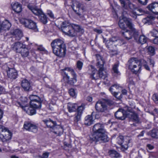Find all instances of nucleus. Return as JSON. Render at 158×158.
I'll use <instances>...</instances> for the list:
<instances>
[{
    "label": "nucleus",
    "mask_w": 158,
    "mask_h": 158,
    "mask_svg": "<svg viewBox=\"0 0 158 158\" xmlns=\"http://www.w3.org/2000/svg\"><path fill=\"white\" fill-rule=\"evenodd\" d=\"M88 72L92 79L96 80L99 78V72H98L97 70L92 65L89 66Z\"/></svg>",
    "instance_id": "obj_11"
},
{
    "label": "nucleus",
    "mask_w": 158,
    "mask_h": 158,
    "mask_svg": "<svg viewBox=\"0 0 158 158\" xmlns=\"http://www.w3.org/2000/svg\"><path fill=\"white\" fill-rule=\"evenodd\" d=\"M147 8L153 13L158 15V2H154L151 3L147 6Z\"/></svg>",
    "instance_id": "obj_15"
},
{
    "label": "nucleus",
    "mask_w": 158,
    "mask_h": 158,
    "mask_svg": "<svg viewBox=\"0 0 158 158\" xmlns=\"http://www.w3.org/2000/svg\"><path fill=\"white\" fill-rule=\"evenodd\" d=\"M141 62L142 64L143 65V66H144L147 65V63L145 60H142L141 61Z\"/></svg>",
    "instance_id": "obj_58"
},
{
    "label": "nucleus",
    "mask_w": 158,
    "mask_h": 158,
    "mask_svg": "<svg viewBox=\"0 0 158 158\" xmlns=\"http://www.w3.org/2000/svg\"><path fill=\"white\" fill-rule=\"evenodd\" d=\"M103 69H99V78L103 79H105L107 77V74L106 72Z\"/></svg>",
    "instance_id": "obj_31"
},
{
    "label": "nucleus",
    "mask_w": 158,
    "mask_h": 158,
    "mask_svg": "<svg viewBox=\"0 0 158 158\" xmlns=\"http://www.w3.org/2000/svg\"><path fill=\"white\" fill-rule=\"evenodd\" d=\"M125 31L124 32H122V34L126 40H128L131 39L132 38V34L133 35L135 39L136 40H137L136 36L138 35V32L136 30L135 32H132L131 30L130 31L127 30Z\"/></svg>",
    "instance_id": "obj_13"
},
{
    "label": "nucleus",
    "mask_w": 158,
    "mask_h": 158,
    "mask_svg": "<svg viewBox=\"0 0 158 158\" xmlns=\"http://www.w3.org/2000/svg\"><path fill=\"white\" fill-rule=\"evenodd\" d=\"M11 6L13 10L17 13L20 12L22 10L21 5L18 2L12 4Z\"/></svg>",
    "instance_id": "obj_24"
},
{
    "label": "nucleus",
    "mask_w": 158,
    "mask_h": 158,
    "mask_svg": "<svg viewBox=\"0 0 158 158\" xmlns=\"http://www.w3.org/2000/svg\"><path fill=\"white\" fill-rule=\"evenodd\" d=\"M97 63L96 66L99 68V69H104L103 65L105 64V61L102 57L99 54L96 55Z\"/></svg>",
    "instance_id": "obj_19"
},
{
    "label": "nucleus",
    "mask_w": 158,
    "mask_h": 158,
    "mask_svg": "<svg viewBox=\"0 0 158 158\" xmlns=\"http://www.w3.org/2000/svg\"><path fill=\"white\" fill-rule=\"evenodd\" d=\"M29 98L30 100V102L32 101H39L40 100H41L40 98L36 95H31L29 97Z\"/></svg>",
    "instance_id": "obj_35"
},
{
    "label": "nucleus",
    "mask_w": 158,
    "mask_h": 158,
    "mask_svg": "<svg viewBox=\"0 0 158 158\" xmlns=\"http://www.w3.org/2000/svg\"><path fill=\"white\" fill-rule=\"evenodd\" d=\"M69 93L70 96L72 97L75 96L77 95V93L75 90L73 89H71L69 90Z\"/></svg>",
    "instance_id": "obj_45"
},
{
    "label": "nucleus",
    "mask_w": 158,
    "mask_h": 158,
    "mask_svg": "<svg viewBox=\"0 0 158 158\" xmlns=\"http://www.w3.org/2000/svg\"><path fill=\"white\" fill-rule=\"evenodd\" d=\"M62 71L65 75L63 79L65 83L73 85L76 82V75L73 69L68 67L63 69Z\"/></svg>",
    "instance_id": "obj_3"
},
{
    "label": "nucleus",
    "mask_w": 158,
    "mask_h": 158,
    "mask_svg": "<svg viewBox=\"0 0 158 158\" xmlns=\"http://www.w3.org/2000/svg\"><path fill=\"white\" fill-rule=\"evenodd\" d=\"M94 122L93 117L91 115H88L85 118V124L87 126H90Z\"/></svg>",
    "instance_id": "obj_27"
},
{
    "label": "nucleus",
    "mask_w": 158,
    "mask_h": 158,
    "mask_svg": "<svg viewBox=\"0 0 158 158\" xmlns=\"http://www.w3.org/2000/svg\"><path fill=\"white\" fill-rule=\"evenodd\" d=\"M154 17L152 16H149L144 19V21L145 23H151L152 20L154 19Z\"/></svg>",
    "instance_id": "obj_41"
},
{
    "label": "nucleus",
    "mask_w": 158,
    "mask_h": 158,
    "mask_svg": "<svg viewBox=\"0 0 158 158\" xmlns=\"http://www.w3.org/2000/svg\"><path fill=\"white\" fill-rule=\"evenodd\" d=\"M77 106L75 104L69 103L68 105V109L69 112H72L75 111L77 107Z\"/></svg>",
    "instance_id": "obj_30"
},
{
    "label": "nucleus",
    "mask_w": 158,
    "mask_h": 158,
    "mask_svg": "<svg viewBox=\"0 0 158 158\" xmlns=\"http://www.w3.org/2000/svg\"><path fill=\"white\" fill-rule=\"evenodd\" d=\"M120 87L119 85L115 84L112 85L109 89V90L110 91L112 94H113L115 97L118 98L117 97L118 93L117 92V90Z\"/></svg>",
    "instance_id": "obj_22"
},
{
    "label": "nucleus",
    "mask_w": 158,
    "mask_h": 158,
    "mask_svg": "<svg viewBox=\"0 0 158 158\" xmlns=\"http://www.w3.org/2000/svg\"><path fill=\"white\" fill-rule=\"evenodd\" d=\"M75 4V5H73L72 8L75 12L79 15H80L81 14H79L78 12H77V10L75 9L74 7L75 6L77 8H78V11H79L80 10V8L81 7L82 5L81 3L78 2H76Z\"/></svg>",
    "instance_id": "obj_32"
},
{
    "label": "nucleus",
    "mask_w": 158,
    "mask_h": 158,
    "mask_svg": "<svg viewBox=\"0 0 158 158\" xmlns=\"http://www.w3.org/2000/svg\"><path fill=\"white\" fill-rule=\"evenodd\" d=\"M19 53L21 54L22 57H26L28 56L29 52L28 49L26 48L25 46L24 48H23Z\"/></svg>",
    "instance_id": "obj_29"
},
{
    "label": "nucleus",
    "mask_w": 158,
    "mask_h": 158,
    "mask_svg": "<svg viewBox=\"0 0 158 158\" xmlns=\"http://www.w3.org/2000/svg\"><path fill=\"white\" fill-rule=\"evenodd\" d=\"M47 15L52 19H54V15L52 11L51 10H48Z\"/></svg>",
    "instance_id": "obj_52"
},
{
    "label": "nucleus",
    "mask_w": 158,
    "mask_h": 158,
    "mask_svg": "<svg viewBox=\"0 0 158 158\" xmlns=\"http://www.w3.org/2000/svg\"><path fill=\"white\" fill-rule=\"evenodd\" d=\"M147 40V38L144 35H140L139 38L138 42L142 44L145 43Z\"/></svg>",
    "instance_id": "obj_36"
},
{
    "label": "nucleus",
    "mask_w": 158,
    "mask_h": 158,
    "mask_svg": "<svg viewBox=\"0 0 158 158\" xmlns=\"http://www.w3.org/2000/svg\"><path fill=\"white\" fill-rule=\"evenodd\" d=\"M15 35L18 40H19L22 36V33L19 29H16L14 32Z\"/></svg>",
    "instance_id": "obj_37"
},
{
    "label": "nucleus",
    "mask_w": 158,
    "mask_h": 158,
    "mask_svg": "<svg viewBox=\"0 0 158 158\" xmlns=\"http://www.w3.org/2000/svg\"><path fill=\"white\" fill-rule=\"evenodd\" d=\"M93 133L90 136V140L96 142H106L108 140L106 132L104 125L98 123L95 124L93 128Z\"/></svg>",
    "instance_id": "obj_1"
},
{
    "label": "nucleus",
    "mask_w": 158,
    "mask_h": 158,
    "mask_svg": "<svg viewBox=\"0 0 158 158\" xmlns=\"http://www.w3.org/2000/svg\"><path fill=\"white\" fill-rule=\"evenodd\" d=\"M109 153L110 156L112 158H118L120 156L119 153L114 150H110L109 152Z\"/></svg>",
    "instance_id": "obj_33"
},
{
    "label": "nucleus",
    "mask_w": 158,
    "mask_h": 158,
    "mask_svg": "<svg viewBox=\"0 0 158 158\" xmlns=\"http://www.w3.org/2000/svg\"><path fill=\"white\" fill-rule=\"evenodd\" d=\"M95 108L97 111L101 112H106L108 110L106 103L101 101L97 102L95 105Z\"/></svg>",
    "instance_id": "obj_10"
},
{
    "label": "nucleus",
    "mask_w": 158,
    "mask_h": 158,
    "mask_svg": "<svg viewBox=\"0 0 158 158\" xmlns=\"http://www.w3.org/2000/svg\"><path fill=\"white\" fill-rule=\"evenodd\" d=\"M149 62L150 65H152V67H153L154 65V62L153 60L152 59H150Z\"/></svg>",
    "instance_id": "obj_62"
},
{
    "label": "nucleus",
    "mask_w": 158,
    "mask_h": 158,
    "mask_svg": "<svg viewBox=\"0 0 158 158\" xmlns=\"http://www.w3.org/2000/svg\"><path fill=\"white\" fill-rule=\"evenodd\" d=\"M49 153L45 152L43 154L42 156H39L40 158H47L48 157Z\"/></svg>",
    "instance_id": "obj_53"
},
{
    "label": "nucleus",
    "mask_w": 158,
    "mask_h": 158,
    "mask_svg": "<svg viewBox=\"0 0 158 158\" xmlns=\"http://www.w3.org/2000/svg\"><path fill=\"white\" fill-rule=\"evenodd\" d=\"M131 15L134 18H136V14L135 12H134L131 13Z\"/></svg>",
    "instance_id": "obj_63"
},
{
    "label": "nucleus",
    "mask_w": 158,
    "mask_h": 158,
    "mask_svg": "<svg viewBox=\"0 0 158 158\" xmlns=\"http://www.w3.org/2000/svg\"><path fill=\"white\" fill-rule=\"evenodd\" d=\"M12 137L11 132L6 128L0 125V140L3 142L10 140Z\"/></svg>",
    "instance_id": "obj_8"
},
{
    "label": "nucleus",
    "mask_w": 158,
    "mask_h": 158,
    "mask_svg": "<svg viewBox=\"0 0 158 158\" xmlns=\"http://www.w3.org/2000/svg\"><path fill=\"white\" fill-rule=\"evenodd\" d=\"M122 6L123 7H124L126 5V2L124 0H119Z\"/></svg>",
    "instance_id": "obj_56"
},
{
    "label": "nucleus",
    "mask_w": 158,
    "mask_h": 158,
    "mask_svg": "<svg viewBox=\"0 0 158 158\" xmlns=\"http://www.w3.org/2000/svg\"><path fill=\"white\" fill-rule=\"evenodd\" d=\"M70 24H71L68 21H65L62 22L61 25V30H63V28H66V27H67Z\"/></svg>",
    "instance_id": "obj_42"
},
{
    "label": "nucleus",
    "mask_w": 158,
    "mask_h": 158,
    "mask_svg": "<svg viewBox=\"0 0 158 158\" xmlns=\"http://www.w3.org/2000/svg\"><path fill=\"white\" fill-rule=\"evenodd\" d=\"M31 123L29 122H25L24 123L23 127L26 130L28 131L30 130L31 127Z\"/></svg>",
    "instance_id": "obj_43"
},
{
    "label": "nucleus",
    "mask_w": 158,
    "mask_h": 158,
    "mask_svg": "<svg viewBox=\"0 0 158 158\" xmlns=\"http://www.w3.org/2000/svg\"><path fill=\"white\" fill-rule=\"evenodd\" d=\"M81 115V114L80 112L76 113L75 114V117L74 118V121L75 123H77L80 120Z\"/></svg>",
    "instance_id": "obj_38"
},
{
    "label": "nucleus",
    "mask_w": 158,
    "mask_h": 158,
    "mask_svg": "<svg viewBox=\"0 0 158 158\" xmlns=\"http://www.w3.org/2000/svg\"><path fill=\"white\" fill-rule=\"evenodd\" d=\"M51 131L57 135L59 136L62 134L63 129L61 126L56 124L52 129Z\"/></svg>",
    "instance_id": "obj_21"
},
{
    "label": "nucleus",
    "mask_w": 158,
    "mask_h": 158,
    "mask_svg": "<svg viewBox=\"0 0 158 158\" xmlns=\"http://www.w3.org/2000/svg\"><path fill=\"white\" fill-rule=\"evenodd\" d=\"M153 43L154 44H158V37H155L154 39Z\"/></svg>",
    "instance_id": "obj_60"
},
{
    "label": "nucleus",
    "mask_w": 158,
    "mask_h": 158,
    "mask_svg": "<svg viewBox=\"0 0 158 158\" xmlns=\"http://www.w3.org/2000/svg\"><path fill=\"white\" fill-rule=\"evenodd\" d=\"M150 135L152 137H158V129H153L151 132Z\"/></svg>",
    "instance_id": "obj_39"
},
{
    "label": "nucleus",
    "mask_w": 158,
    "mask_h": 158,
    "mask_svg": "<svg viewBox=\"0 0 158 158\" xmlns=\"http://www.w3.org/2000/svg\"><path fill=\"white\" fill-rule=\"evenodd\" d=\"M127 117L136 123H138L139 121V119L137 114L130 110H128V112H127Z\"/></svg>",
    "instance_id": "obj_20"
},
{
    "label": "nucleus",
    "mask_w": 158,
    "mask_h": 158,
    "mask_svg": "<svg viewBox=\"0 0 158 158\" xmlns=\"http://www.w3.org/2000/svg\"><path fill=\"white\" fill-rule=\"evenodd\" d=\"M43 121L48 127H50L52 129L56 123L55 122L53 121L50 119H45L43 120Z\"/></svg>",
    "instance_id": "obj_26"
},
{
    "label": "nucleus",
    "mask_w": 158,
    "mask_h": 158,
    "mask_svg": "<svg viewBox=\"0 0 158 158\" xmlns=\"http://www.w3.org/2000/svg\"><path fill=\"white\" fill-rule=\"evenodd\" d=\"M27 7L33 14L39 16L40 20L41 22L44 24L47 23V17L40 9L30 5H28Z\"/></svg>",
    "instance_id": "obj_7"
},
{
    "label": "nucleus",
    "mask_w": 158,
    "mask_h": 158,
    "mask_svg": "<svg viewBox=\"0 0 158 158\" xmlns=\"http://www.w3.org/2000/svg\"><path fill=\"white\" fill-rule=\"evenodd\" d=\"M21 85L25 91L29 90L30 87V84L27 79H24L22 81Z\"/></svg>",
    "instance_id": "obj_25"
},
{
    "label": "nucleus",
    "mask_w": 158,
    "mask_h": 158,
    "mask_svg": "<svg viewBox=\"0 0 158 158\" xmlns=\"http://www.w3.org/2000/svg\"><path fill=\"white\" fill-rule=\"evenodd\" d=\"M84 105L83 104L81 105V106L78 107L77 108V113H80L81 114H82L83 110H84Z\"/></svg>",
    "instance_id": "obj_48"
},
{
    "label": "nucleus",
    "mask_w": 158,
    "mask_h": 158,
    "mask_svg": "<svg viewBox=\"0 0 158 158\" xmlns=\"http://www.w3.org/2000/svg\"><path fill=\"white\" fill-rule=\"evenodd\" d=\"M128 68L133 73L137 74L141 70V62L135 58H131L128 62Z\"/></svg>",
    "instance_id": "obj_5"
},
{
    "label": "nucleus",
    "mask_w": 158,
    "mask_h": 158,
    "mask_svg": "<svg viewBox=\"0 0 158 158\" xmlns=\"http://www.w3.org/2000/svg\"><path fill=\"white\" fill-rule=\"evenodd\" d=\"M128 110L120 109L116 112L115 116L118 119L124 120L127 117V112Z\"/></svg>",
    "instance_id": "obj_12"
},
{
    "label": "nucleus",
    "mask_w": 158,
    "mask_h": 158,
    "mask_svg": "<svg viewBox=\"0 0 158 158\" xmlns=\"http://www.w3.org/2000/svg\"><path fill=\"white\" fill-rule=\"evenodd\" d=\"M94 30L95 32L98 34H100L102 33V30H101V29H94Z\"/></svg>",
    "instance_id": "obj_57"
},
{
    "label": "nucleus",
    "mask_w": 158,
    "mask_h": 158,
    "mask_svg": "<svg viewBox=\"0 0 158 158\" xmlns=\"http://www.w3.org/2000/svg\"><path fill=\"white\" fill-rule=\"evenodd\" d=\"M147 147L150 150H152L154 148V146L151 144H148L147 145Z\"/></svg>",
    "instance_id": "obj_61"
},
{
    "label": "nucleus",
    "mask_w": 158,
    "mask_h": 158,
    "mask_svg": "<svg viewBox=\"0 0 158 158\" xmlns=\"http://www.w3.org/2000/svg\"><path fill=\"white\" fill-rule=\"evenodd\" d=\"M152 99L155 103H156L158 101V95L156 94H153L152 96Z\"/></svg>",
    "instance_id": "obj_49"
},
{
    "label": "nucleus",
    "mask_w": 158,
    "mask_h": 158,
    "mask_svg": "<svg viewBox=\"0 0 158 158\" xmlns=\"http://www.w3.org/2000/svg\"><path fill=\"white\" fill-rule=\"evenodd\" d=\"M18 104L29 114L32 115L35 113V109L36 108H34L31 106L30 107L27 106H23L19 102H18Z\"/></svg>",
    "instance_id": "obj_14"
},
{
    "label": "nucleus",
    "mask_w": 158,
    "mask_h": 158,
    "mask_svg": "<svg viewBox=\"0 0 158 158\" xmlns=\"http://www.w3.org/2000/svg\"><path fill=\"white\" fill-rule=\"evenodd\" d=\"M116 39L115 37H113L110 38L109 40L106 41V47L109 49L110 50H111L113 51V48L114 47H115L116 46V43H115V41Z\"/></svg>",
    "instance_id": "obj_16"
},
{
    "label": "nucleus",
    "mask_w": 158,
    "mask_h": 158,
    "mask_svg": "<svg viewBox=\"0 0 158 158\" xmlns=\"http://www.w3.org/2000/svg\"><path fill=\"white\" fill-rule=\"evenodd\" d=\"M7 73L8 77L12 79H15L18 75L16 70L14 68H8Z\"/></svg>",
    "instance_id": "obj_18"
},
{
    "label": "nucleus",
    "mask_w": 158,
    "mask_h": 158,
    "mask_svg": "<svg viewBox=\"0 0 158 158\" xmlns=\"http://www.w3.org/2000/svg\"><path fill=\"white\" fill-rule=\"evenodd\" d=\"M118 25L121 29L123 30H126L127 28L131 30L133 32H135V29L131 19L125 17L120 19L118 22Z\"/></svg>",
    "instance_id": "obj_6"
},
{
    "label": "nucleus",
    "mask_w": 158,
    "mask_h": 158,
    "mask_svg": "<svg viewBox=\"0 0 158 158\" xmlns=\"http://www.w3.org/2000/svg\"><path fill=\"white\" fill-rule=\"evenodd\" d=\"M148 50L149 52L153 54L155 52L154 48L152 46H149L148 48Z\"/></svg>",
    "instance_id": "obj_51"
},
{
    "label": "nucleus",
    "mask_w": 158,
    "mask_h": 158,
    "mask_svg": "<svg viewBox=\"0 0 158 158\" xmlns=\"http://www.w3.org/2000/svg\"><path fill=\"white\" fill-rule=\"evenodd\" d=\"M151 35L152 36L155 37H158V31L155 29H153L151 32Z\"/></svg>",
    "instance_id": "obj_46"
},
{
    "label": "nucleus",
    "mask_w": 158,
    "mask_h": 158,
    "mask_svg": "<svg viewBox=\"0 0 158 158\" xmlns=\"http://www.w3.org/2000/svg\"><path fill=\"white\" fill-rule=\"evenodd\" d=\"M116 40L115 41V43H116V45H121L124 44L123 42V40L119 39L117 37H114Z\"/></svg>",
    "instance_id": "obj_44"
},
{
    "label": "nucleus",
    "mask_w": 158,
    "mask_h": 158,
    "mask_svg": "<svg viewBox=\"0 0 158 158\" xmlns=\"http://www.w3.org/2000/svg\"><path fill=\"white\" fill-rule=\"evenodd\" d=\"M83 65V63L81 61H78L77 63V68L79 70H81L82 68Z\"/></svg>",
    "instance_id": "obj_47"
},
{
    "label": "nucleus",
    "mask_w": 158,
    "mask_h": 158,
    "mask_svg": "<svg viewBox=\"0 0 158 158\" xmlns=\"http://www.w3.org/2000/svg\"><path fill=\"white\" fill-rule=\"evenodd\" d=\"M110 50V53L111 55H116L117 54V52L116 50L114 49L113 50V51L112 52L111 50Z\"/></svg>",
    "instance_id": "obj_55"
},
{
    "label": "nucleus",
    "mask_w": 158,
    "mask_h": 158,
    "mask_svg": "<svg viewBox=\"0 0 158 158\" xmlns=\"http://www.w3.org/2000/svg\"><path fill=\"white\" fill-rule=\"evenodd\" d=\"M138 1L140 4L145 6L147 4L148 0H138Z\"/></svg>",
    "instance_id": "obj_50"
},
{
    "label": "nucleus",
    "mask_w": 158,
    "mask_h": 158,
    "mask_svg": "<svg viewBox=\"0 0 158 158\" xmlns=\"http://www.w3.org/2000/svg\"><path fill=\"white\" fill-rule=\"evenodd\" d=\"M42 100H40L39 101H32L30 102V106L35 108H40L41 107Z\"/></svg>",
    "instance_id": "obj_28"
},
{
    "label": "nucleus",
    "mask_w": 158,
    "mask_h": 158,
    "mask_svg": "<svg viewBox=\"0 0 158 158\" xmlns=\"http://www.w3.org/2000/svg\"><path fill=\"white\" fill-rule=\"evenodd\" d=\"M65 34L71 37H74L77 35V32L82 33L84 32L83 29L80 27L75 24H71L66 28H63L62 30Z\"/></svg>",
    "instance_id": "obj_4"
},
{
    "label": "nucleus",
    "mask_w": 158,
    "mask_h": 158,
    "mask_svg": "<svg viewBox=\"0 0 158 158\" xmlns=\"http://www.w3.org/2000/svg\"><path fill=\"white\" fill-rule=\"evenodd\" d=\"M81 10H82L83 12L85 11L86 10V7L85 6H83V5H82L81 7Z\"/></svg>",
    "instance_id": "obj_64"
},
{
    "label": "nucleus",
    "mask_w": 158,
    "mask_h": 158,
    "mask_svg": "<svg viewBox=\"0 0 158 158\" xmlns=\"http://www.w3.org/2000/svg\"><path fill=\"white\" fill-rule=\"evenodd\" d=\"M20 23L24 25L26 27L34 31L35 32L38 31L36 23L30 19L22 18L20 19Z\"/></svg>",
    "instance_id": "obj_9"
},
{
    "label": "nucleus",
    "mask_w": 158,
    "mask_h": 158,
    "mask_svg": "<svg viewBox=\"0 0 158 158\" xmlns=\"http://www.w3.org/2000/svg\"><path fill=\"white\" fill-rule=\"evenodd\" d=\"M118 63L115 64L113 67V73L115 75H120V73L118 71Z\"/></svg>",
    "instance_id": "obj_34"
},
{
    "label": "nucleus",
    "mask_w": 158,
    "mask_h": 158,
    "mask_svg": "<svg viewBox=\"0 0 158 158\" xmlns=\"http://www.w3.org/2000/svg\"><path fill=\"white\" fill-rule=\"evenodd\" d=\"M118 140V143L122 145V149L123 151L125 150H126L128 148V144L127 143H125L126 142L123 141V137L122 135L119 136L117 138Z\"/></svg>",
    "instance_id": "obj_23"
},
{
    "label": "nucleus",
    "mask_w": 158,
    "mask_h": 158,
    "mask_svg": "<svg viewBox=\"0 0 158 158\" xmlns=\"http://www.w3.org/2000/svg\"><path fill=\"white\" fill-rule=\"evenodd\" d=\"M25 46L22 43L19 42L14 43L12 45V48L13 50L17 52H19L23 48H24Z\"/></svg>",
    "instance_id": "obj_17"
},
{
    "label": "nucleus",
    "mask_w": 158,
    "mask_h": 158,
    "mask_svg": "<svg viewBox=\"0 0 158 158\" xmlns=\"http://www.w3.org/2000/svg\"><path fill=\"white\" fill-rule=\"evenodd\" d=\"M53 53L60 57H64L66 54V47L64 41L57 39L53 40L51 44Z\"/></svg>",
    "instance_id": "obj_2"
},
{
    "label": "nucleus",
    "mask_w": 158,
    "mask_h": 158,
    "mask_svg": "<svg viewBox=\"0 0 158 158\" xmlns=\"http://www.w3.org/2000/svg\"><path fill=\"white\" fill-rule=\"evenodd\" d=\"M37 131V127L36 125L31 123V127L30 130H28V131L36 133Z\"/></svg>",
    "instance_id": "obj_40"
},
{
    "label": "nucleus",
    "mask_w": 158,
    "mask_h": 158,
    "mask_svg": "<svg viewBox=\"0 0 158 158\" xmlns=\"http://www.w3.org/2000/svg\"><path fill=\"white\" fill-rule=\"evenodd\" d=\"M21 100L22 102H27L28 99L26 97H22L21 98Z\"/></svg>",
    "instance_id": "obj_54"
},
{
    "label": "nucleus",
    "mask_w": 158,
    "mask_h": 158,
    "mask_svg": "<svg viewBox=\"0 0 158 158\" xmlns=\"http://www.w3.org/2000/svg\"><path fill=\"white\" fill-rule=\"evenodd\" d=\"M37 49L40 51H44L45 50V48L42 46H39Z\"/></svg>",
    "instance_id": "obj_59"
}]
</instances>
